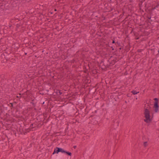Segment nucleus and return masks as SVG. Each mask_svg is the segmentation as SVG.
Wrapping results in <instances>:
<instances>
[{"instance_id":"1","label":"nucleus","mask_w":159,"mask_h":159,"mask_svg":"<svg viewBox=\"0 0 159 159\" xmlns=\"http://www.w3.org/2000/svg\"><path fill=\"white\" fill-rule=\"evenodd\" d=\"M147 105L148 107H146L145 106V107L144 108L143 114L145 119L144 120V121L146 123H148L152 121V118L153 117V116L152 115V116H150V107L148 104Z\"/></svg>"},{"instance_id":"2","label":"nucleus","mask_w":159,"mask_h":159,"mask_svg":"<svg viewBox=\"0 0 159 159\" xmlns=\"http://www.w3.org/2000/svg\"><path fill=\"white\" fill-rule=\"evenodd\" d=\"M155 101L154 106V111L156 112H157L158 111L159 106L158 105V99L157 98L154 99Z\"/></svg>"},{"instance_id":"3","label":"nucleus","mask_w":159,"mask_h":159,"mask_svg":"<svg viewBox=\"0 0 159 159\" xmlns=\"http://www.w3.org/2000/svg\"><path fill=\"white\" fill-rule=\"evenodd\" d=\"M64 151V150L60 148L57 147L54 149V151L53 153V154H54L55 153H58L59 152H61L62 153H63V151Z\"/></svg>"},{"instance_id":"4","label":"nucleus","mask_w":159,"mask_h":159,"mask_svg":"<svg viewBox=\"0 0 159 159\" xmlns=\"http://www.w3.org/2000/svg\"><path fill=\"white\" fill-rule=\"evenodd\" d=\"M63 153H65L69 156H71L72 153L70 152H67V151L64 150V151H63Z\"/></svg>"},{"instance_id":"5","label":"nucleus","mask_w":159,"mask_h":159,"mask_svg":"<svg viewBox=\"0 0 159 159\" xmlns=\"http://www.w3.org/2000/svg\"><path fill=\"white\" fill-rule=\"evenodd\" d=\"M148 145V143L147 142H144L143 143V146L144 148L146 147Z\"/></svg>"},{"instance_id":"6","label":"nucleus","mask_w":159,"mask_h":159,"mask_svg":"<svg viewBox=\"0 0 159 159\" xmlns=\"http://www.w3.org/2000/svg\"><path fill=\"white\" fill-rule=\"evenodd\" d=\"M131 92L133 94H134V95L137 94L138 93H139V92H137L136 91H135L134 90L132 91Z\"/></svg>"},{"instance_id":"7","label":"nucleus","mask_w":159,"mask_h":159,"mask_svg":"<svg viewBox=\"0 0 159 159\" xmlns=\"http://www.w3.org/2000/svg\"><path fill=\"white\" fill-rule=\"evenodd\" d=\"M57 93H59V95H61L62 93L61 92L60 90H57Z\"/></svg>"},{"instance_id":"8","label":"nucleus","mask_w":159,"mask_h":159,"mask_svg":"<svg viewBox=\"0 0 159 159\" xmlns=\"http://www.w3.org/2000/svg\"><path fill=\"white\" fill-rule=\"evenodd\" d=\"M21 94L20 93L19 94V95H18V96H17L16 97L17 98H19V97H21Z\"/></svg>"},{"instance_id":"9","label":"nucleus","mask_w":159,"mask_h":159,"mask_svg":"<svg viewBox=\"0 0 159 159\" xmlns=\"http://www.w3.org/2000/svg\"><path fill=\"white\" fill-rule=\"evenodd\" d=\"M10 104H11V106L12 107H13V103H10Z\"/></svg>"},{"instance_id":"10","label":"nucleus","mask_w":159,"mask_h":159,"mask_svg":"<svg viewBox=\"0 0 159 159\" xmlns=\"http://www.w3.org/2000/svg\"><path fill=\"white\" fill-rule=\"evenodd\" d=\"M76 146H75L73 147L75 149L76 148Z\"/></svg>"},{"instance_id":"11","label":"nucleus","mask_w":159,"mask_h":159,"mask_svg":"<svg viewBox=\"0 0 159 159\" xmlns=\"http://www.w3.org/2000/svg\"><path fill=\"white\" fill-rule=\"evenodd\" d=\"M115 43V41L114 40H113L112 41V43Z\"/></svg>"},{"instance_id":"12","label":"nucleus","mask_w":159,"mask_h":159,"mask_svg":"<svg viewBox=\"0 0 159 159\" xmlns=\"http://www.w3.org/2000/svg\"><path fill=\"white\" fill-rule=\"evenodd\" d=\"M113 61H114V63H115V61H114V60H113Z\"/></svg>"},{"instance_id":"13","label":"nucleus","mask_w":159,"mask_h":159,"mask_svg":"<svg viewBox=\"0 0 159 159\" xmlns=\"http://www.w3.org/2000/svg\"><path fill=\"white\" fill-rule=\"evenodd\" d=\"M55 11H57L56 9H55Z\"/></svg>"},{"instance_id":"14","label":"nucleus","mask_w":159,"mask_h":159,"mask_svg":"<svg viewBox=\"0 0 159 159\" xmlns=\"http://www.w3.org/2000/svg\"><path fill=\"white\" fill-rule=\"evenodd\" d=\"M31 125H32V126H33V124H32Z\"/></svg>"},{"instance_id":"15","label":"nucleus","mask_w":159,"mask_h":159,"mask_svg":"<svg viewBox=\"0 0 159 159\" xmlns=\"http://www.w3.org/2000/svg\"><path fill=\"white\" fill-rule=\"evenodd\" d=\"M158 52L159 53V50L158 51Z\"/></svg>"}]
</instances>
